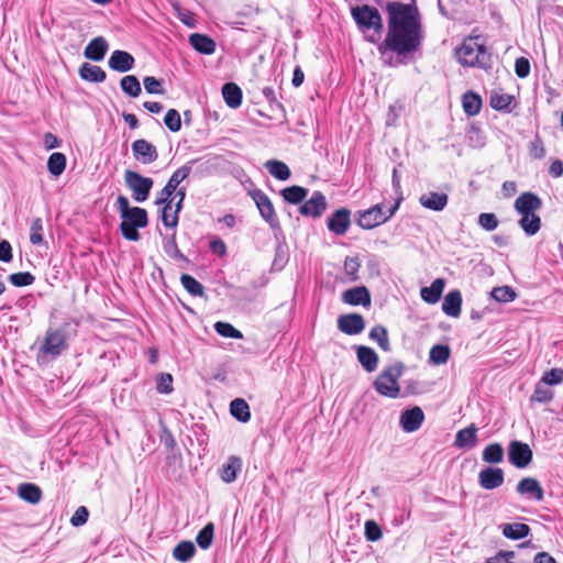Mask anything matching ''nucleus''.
<instances>
[{"instance_id": "obj_1", "label": "nucleus", "mask_w": 563, "mask_h": 563, "mask_svg": "<svg viewBox=\"0 0 563 563\" xmlns=\"http://www.w3.org/2000/svg\"><path fill=\"white\" fill-rule=\"evenodd\" d=\"M421 40V30H388L385 40L378 45V52L382 56L393 52L399 57L407 58L408 55L419 49Z\"/></svg>"}, {"instance_id": "obj_2", "label": "nucleus", "mask_w": 563, "mask_h": 563, "mask_svg": "<svg viewBox=\"0 0 563 563\" xmlns=\"http://www.w3.org/2000/svg\"><path fill=\"white\" fill-rule=\"evenodd\" d=\"M117 209L121 217L120 231L124 239L129 241H139V229L145 228L148 223L147 211L140 207H130V201L125 196L120 195L117 198Z\"/></svg>"}, {"instance_id": "obj_3", "label": "nucleus", "mask_w": 563, "mask_h": 563, "mask_svg": "<svg viewBox=\"0 0 563 563\" xmlns=\"http://www.w3.org/2000/svg\"><path fill=\"white\" fill-rule=\"evenodd\" d=\"M67 327L68 323H64L58 328L47 329L44 341L38 349L37 362L46 363L53 361L67 350Z\"/></svg>"}, {"instance_id": "obj_4", "label": "nucleus", "mask_w": 563, "mask_h": 563, "mask_svg": "<svg viewBox=\"0 0 563 563\" xmlns=\"http://www.w3.org/2000/svg\"><path fill=\"white\" fill-rule=\"evenodd\" d=\"M386 9L389 15L388 30H421L418 11L415 7L401 2H389Z\"/></svg>"}, {"instance_id": "obj_5", "label": "nucleus", "mask_w": 563, "mask_h": 563, "mask_svg": "<svg viewBox=\"0 0 563 563\" xmlns=\"http://www.w3.org/2000/svg\"><path fill=\"white\" fill-rule=\"evenodd\" d=\"M405 365L401 362L386 366L375 379V390L385 397L397 398L400 394L398 379L402 375Z\"/></svg>"}, {"instance_id": "obj_6", "label": "nucleus", "mask_w": 563, "mask_h": 563, "mask_svg": "<svg viewBox=\"0 0 563 563\" xmlns=\"http://www.w3.org/2000/svg\"><path fill=\"white\" fill-rule=\"evenodd\" d=\"M352 16L363 33L371 30L374 34L366 36L367 41L376 42L383 30L382 16L376 8L364 4L352 9Z\"/></svg>"}, {"instance_id": "obj_7", "label": "nucleus", "mask_w": 563, "mask_h": 563, "mask_svg": "<svg viewBox=\"0 0 563 563\" xmlns=\"http://www.w3.org/2000/svg\"><path fill=\"white\" fill-rule=\"evenodd\" d=\"M456 56L459 62L466 66L486 67L490 62V54L485 45L473 37L463 42L461 47L456 49Z\"/></svg>"}, {"instance_id": "obj_8", "label": "nucleus", "mask_w": 563, "mask_h": 563, "mask_svg": "<svg viewBox=\"0 0 563 563\" xmlns=\"http://www.w3.org/2000/svg\"><path fill=\"white\" fill-rule=\"evenodd\" d=\"M124 180L126 187L132 191V197L136 202H144L148 198L154 185L151 177H144L133 170H125Z\"/></svg>"}, {"instance_id": "obj_9", "label": "nucleus", "mask_w": 563, "mask_h": 563, "mask_svg": "<svg viewBox=\"0 0 563 563\" xmlns=\"http://www.w3.org/2000/svg\"><path fill=\"white\" fill-rule=\"evenodd\" d=\"M399 207V201H397L389 209L384 210L380 205H376L363 212L360 213L357 223L361 228L369 230L379 224L385 223L388 219H390L396 210Z\"/></svg>"}, {"instance_id": "obj_10", "label": "nucleus", "mask_w": 563, "mask_h": 563, "mask_svg": "<svg viewBox=\"0 0 563 563\" xmlns=\"http://www.w3.org/2000/svg\"><path fill=\"white\" fill-rule=\"evenodd\" d=\"M252 199L256 203L261 217L269 224L273 230H279L280 224L276 216L274 206L268 196L261 189H255L251 192Z\"/></svg>"}, {"instance_id": "obj_11", "label": "nucleus", "mask_w": 563, "mask_h": 563, "mask_svg": "<svg viewBox=\"0 0 563 563\" xmlns=\"http://www.w3.org/2000/svg\"><path fill=\"white\" fill-rule=\"evenodd\" d=\"M533 457L532 450L527 443L514 440L508 446V460L517 468L527 467Z\"/></svg>"}, {"instance_id": "obj_12", "label": "nucleus", "mask_w": 563, "mask_h": 563, "mask_svg": "<svg viewBox=\"0 0 563 563\" xmlns=\"http://www.w3.org/2000/svg\"><path fill=\"white\" fill-rule=\"evenodd\" d=\"M132 153L134 158L144 165L152 164L158 158L156 146L144 139L135 140L132 143Z\"/></svg>"}, {"instance_id": "obj_13", "label": "nucleus", "mask_w": 563, "mask_h": 563, "mask_svg": "<svg viewBox=\"0 0 563 563\" xmlns=\"http://www.w3.org/2000/svg\"><path fill=\"white\" fill-rule=\"evenodd\" d=\"M505 482V473L499 467L487 466L478 473V484L486 490L500 487Z\"/></svg>"}, {"instance_id": "obj_14", "label": "nucleus", "mask_w": 563, "mask_h": 563, "mask_svg": "<svg viewBox=\"0 0 563 563\" xmlns=\"http://www.w3.org/2000/svg\"><path fill=\"white\" fill-rule=\"evenodd\" d=\"M351 225V211L341 208L335 210L327 220L328 230L336 235H344Z\"/></svg>"}, {"instance_id": "obj_15", "label": "nucleus", "mask_w": 563, "mask_h": 563, "mask_svg": "<svg viewBox=\"0 0 563 563\" xmlns=\"http://www.w3.org/2000/svg\"><path fill=\"white\" fill-rule=\"evenodd\" d=\"M364 328L365 321L362 314L347 313L338 318V329L347 335L360 334Z\"/></svg>"}, {"instance_id": "obj_16", "label": "nucleus", "mask_w": 563, "mask_h": 563, "mask_svg": "<svg viewBox=\"0 0 563 563\" xmlns=\"http://www.w3.org/2000/svg\"><path fill=\"white\" fill-rule=\"evenodd\" d=\"M327 209V200L322 192L314 191L310 199L305 201L299 211L302 216L319 218Z\"/></svg>"}, {"instance_id": "obj_17", "label": "nucleus", "mask_w": 563, "mask_h": 563, "mask_svg": "<svg viewBox=\"0 0 563 563\" xmlns=\"http://www.w3.org/2000/svg\"><path fill=\"white\" fill-rule=\"evenodd\" d=\"M424 420V413L418 406L405 410L400 416V427L405 432L417 431Z\"/></svg>"}, {"instance_id": "obj_18", "label": "nucleus", "mask_w": 563, "mask_h": 563, "mask_svg": "<svg viewBox=\"0 0 563 563\" xmlns=\"http://www.w3.org/2000/svg\"><path fill=\"white\" fill-rule=\"evenodd\" d=\"M135 59L134 57L125 51L117 49L113 51L109 60V67L119 73H126L134 67Z\"/></svg>"}, {"instance_id": "obj_19", "label": "nucleus", "mask_w": 563, "mask_h": 563, "mask_svg": "<svg viewBox=\"0 0 563 563\" xmlns=\"http://www.w3.org/2000/svg\"><path fill=\"white\" fill-rule=\"evenodd\" d=\"M515 210L521 213L536 212L542 207V200L533 192H522L515 201Z\"/></svg>"}, {"instance_id": "obj_20", "label": "nucleus", "mask_w": 563, "mask_h": 563, "mask_svg": "<svg viewBox=\"0 0 563 563\" xmlns=\"http://www.w3.org/2000/svg\"><path fill=\"white\" fill-rule=\"evenodd\" d=\"M342 300L351 306L366 307L371 305V295L365 286H357L343 291Z\"/></svg>"}, {"instance_id": "obj_21", "label": "nucleus", "mask_w": 563, "mask_h": 563, "mask_svg": "<svg viewBox=\"0 0 563 563\" xmlns=\"http://www.w3.org/2000/svg\"><path fill=\"white\" fill-rule=\"evenodd\" d=\"M109 49L108 42L103 36H98L92 38L84 51V56L87 59L93 62H100L104 58L107 52Z\"/></svg>"}, {"instance_id": "obj_22", "label": "nucleus", "mask_w": 563, "mask_h": 563, "mask_svg": "<svg viewBox=\"0 0 563 563\" xmlns=\"http://www.w3.org/2000/svg\"><path fill=\"white\" fill-rule=\"evenodd\" d=\"M517 493L520 495H528L537 501H541L544 496L543 488L540 483L532 477H525L517 484Z\"/></svg>"}, {"instance_id": "obj_23", "label": "nucleus", "mask_w": 563, "mask_h": 563, "mask_svg": "<svg viewBox=\"0 0 563 563\" xmlns=\"http://www.w3.org/2000/svg\"><path fill=\"white\" fill-rule=\"evenodd\" d=\"M448 201L449 197L446 194L435 191H429L419 198L422 207L433 211H442L446 207Z\"/></svg>"}, {"instance_id": "obj_24", "label": "nucleus", "mask_w": 563, "mask_h": 563, "mask_svg": "<svg viewBox=\"0 0 563 563\" xmlns=\"http://www.w3.org/2000/svg\"><path fill=\"white\" fill-rule=\"evenodd\" d=\"M477 427L472 423L467 428L457 431L454 445L459 449H473L477 444Z\"/></svg>"}, {"instance_id": "obj_25", "label": "nucleus", "mask_w": 563, "mask_h": 563, "mask_svg": "<svg viewBox=\"0 0 563 563\" xmlns=\"http://www.w3.org/2000/svg\"><path fill=\"white\" fill-rule=\"evenodd\" d=\"M356 357L366 372L372 373L376 371L378 366V355L372 347L365 345L357 346Z\"/></svg>"}, {"instance_id": "obj_26", "label": "nucleus", "mask_w": 563, "mask_h": 563, "mask_svg": "<svg viewBox=\"0 0 563 563\" xmlns=\"http://www.w3.org/2000/svg\"><path fill=\"white\" fill-rule=\"evenodd\" d=\"M462 295L460 290H451L442 302L443 312L453 318H457L461 314Z\"/></svg>"}, {"instance_id": "obj_27", "label": "nucleus", "mask_w": 563, "mask_h": 563, "mask_svg": "<svg viewBox=\"0 0 563 563\" xmlns=\"http://www.w3.org/2000/svg\"><path fill=\"white\" fill-rule=\"evenodd\" d=\"M189 43L197 52L205 55L213 54L216 51V42L206 34H191L189 36Z\"/></svg>"}, {"instance_id": "obj_28", "label": "nucleus", "mask_w": 563, "mask_h": 563, "mask_svg": "<svg viewBox=\"0 0 563 563\" xmlns=\"http://www.w3.org/2000/svg\"><path fill=\"white\" fill-rule=\"evenodd\" d=\"M222 96L228 107L236 109L242 103V90L234 82H227L222 87Z\"/></svg>"}, {"instance_id": "obj_29", "label": "nucleus", "mask_w": 563, "mask_h": 563, "mask_svg": "<svg viewBox=\"0 0 563 563\" xmlns=\"http://www.w3.org/2000/svg\"><path fill=\"white\" fill-rule=\"evenodd\" d=\"M79 76L81 79L89 82H103L107 78L106 71L96 65L84 63L79 68Z\"/></svg>"}, {"instance_id": "obj_30", "label": "nucleus", "mask_w": 563, "mask_h": 563, "mask_svg": "<svg viewBox=\"0 0 563 563\" xmlns=\"http://www.w3.org/2000/svg\"><path fill=\"white\" fill-rule=\"evenodd\" d=\"M501 533L510 540H521L530 534V527L526 523H505L500 526Z\"/></svg>"}, {"instance_id": "obj_31", "label": "nucleus", "mask_w": 563, "mask_h": 563, "mask_svg": "<svg viewBox=\"0 0 563 563\" xmlns=\"http://www.w3.org/2000/svg\"><path fill=\"white\" fill-rule=\"evenodd\" d=\"M519 225L528 236L537 234L541 228V218L536 212L521 213Z\"/></svg>"}, {"instance_id": "obj_32", "label": "nucleus", "mask_w": 563, "mask_h": 563, "mask_svg": "<svg viewBox=\"0 0 563 563\" xmlns=\"http://www.w3.org/2000/svg\"><path fill=\"white\" fill-rule=\"evenodd\" d=\"M443 289L444 280L438 278L429 287H423L420 295L426 302L435 303L440 300Z\"/></svg>"}, {"instance_id": "obj_33", "label": "nucleus", "mask_w": 563, "mask_h": 563, "mask_svg": "<svg viewBox=\"0 0 563 563\" xmlns=\"http://www.w3.org/2000/svg\"><path fill=\"white\" fill-rule=\"evenodd\" d=\"M18 494L20 498L33 505L40 503L42 498L41 488L37 485L31 483L21 484L18 487Z\"/></svg>"}, {"instance_id": "obj_34", "label": "nucleus", "mask_w": 563, "mask_h": 563, "mask_svg": "<svg viewBox=\"0 0 563 563\" xmlns=\"http://www.w3.org/2000/svg\"><path fill=\"white\" fill-rule=\"evenodd\" d=\"M505 452L500 443H490L486 445L482 453V459L488 464H499L504 461Z\"/></svg>"}, {"instance_id": "obj_35", "label": "nucleus", "mask_w": 563, "mask_h": 563, "mask_svg": "<svg viewBox=\"0 0 563 563\" xmlns=\"http://www.w3.org/2000/svg\"><path fill=\"white\" fill-rule=\"evenodd\" d=\"M268 173L278 180H287L291 173L287 164L277 159H269L264 164Z\"/></svg>"}, {"instance_id": "obj_36", "label": "nucleus", "mask_w": 563, "mask_h": 563, "mask_svg": "<svg viewBox=\"0 0 563 563\" xmlns=\"http://www.w3.org/2000/svg\"><path fill=\"white\" fill-rule=\"evenodd\" d=\"M231 415L241 422H247L251 419L250 407L242 398H236L230 404Z\"/></svg>"}, {"instance_id": "obj_37", "label": "nucleus", "mask_w": 563, "mask_h": 563, "mask_svg": "<svg viewBox=\"0 0 563 563\" xmlns=\"http://www.w3.org/2000/svg\"><path fill=\"white\" fill-rule=\"evenodd\" d=\"M242 462L240 457L231 456L227 464L222 466L221 478L225 483H232L236 479L238 472L241 470Z\"/></svg>"}, {"instance_id": "obj_38", "label": "nucleus", "mask_w": 563, "mask_h": 563, "mask_svg": "<svg viewBox=\"0 0 563 563\" xmlns=\"http://www.w3.org/2000/svg\"><path fill=\"white\" fill-rule=\"evenodd\" d=\"M120 87L122 91L131 98H137L142 92L141 84L134 75H126L121 78Z\"/></svg>"}, {"instance_id": "obj_39", "label": "nucleus", "mask_w": 563, "mask_h": 563, "mask_svg": "<svg viewBox=\"0 0 563 563\" xmlns=\"http://www.w3.org/2000/svg\"><path fill=\"white\" fill-rule=\"evenodd\" d=\"M462 104L467 115H476L482 108V99L478 95L467 91L463 95Z\"/></svg>"}, {"instance_id": "obj_40", "label": "nucleus", "mask_w": 563, "mask_h": 563, "mask_svg": "<svg viewBox=\"0 0 563 563\" xmlns=\"http://www.w3.org/2000/svg\"><path fill=\"white\" fill-rule=\"evenodd\" d=\"M280 194L285 201L292 205H298L306 199L308 189L300 186H290L283 189Z\"/></svg>"}, {"instance_id": "obj_41", "label": "nucleus", "mask_w": 563, "mask_h": 563, "mask_svg": "<svg viewBox=\"0 0 563 563\" xmlns=\"http://www.w3.org/2000/svg\"><path fill=\"white\" fill-rule=\"evenodd\" d=\"M554 397V391L542 384L540 380L536 384L533 394L530 397V402L549 404Z\"/></svg>"}, {"instance_id": "obj_42", "label": "nucleus", "mask_w": 563, "mask_h": 563, "mask_svg": "<svg viewBox=\"0 0 563 563\" xmlns=\"http://www.w3.org/2000/svg\"><path fill=\"white\" fill-rule=\"evenodd\" d=\"M451 355L449 345L437 344L433 345L429 352V361L434 365L445 364Z\"/></svg>"}, {"instance_id": "obj_43", "label": "nucleus", "mask_w": 563, "mask_h": 563, "mask_svg": "<svg viewBox=\"0 0 563 563\" xmlns=\"http://www.w3.org/2000/svg\"><path fill=\"white\" fill-rule=\"evenodd\" d=\"M368 336L371 340L376 341L378 346L385 351H390V342L388 338L387 329L383 325H375L371 329Z\"/></svg>"}, {"instance_id": "obj_44", "label": "nucleus", "mask_w": 563, "mask_h": 563, "mask_svg": "<svg viewBox=\"0 0 563 563\" xmlns=\"http://www.w3.org/2000/svg\"><path fill=\"white\" fill-rule=\"evenodd\" d=\"M196 552V548L190 541H181L173 550V556L179 562H188Z\"/></svg>"}, {"instance_id": "obj_45", "label": "nucleus", "mask_w": 563, "mask_h": 563, "mask_svg": "<svg viewBox=\"0 0 563 563\" xmlns=\"http://www.w3.org/2000/svg\"><path fill=\"white\" fill-rule=\"evenodd\" d=\"M198 159H191L189 161L188 163H186L185 165H183L181 167H179L178 169H176L173 175L170 176V178L168 179L167 184H170L172 185V188H174L175 190H177L178 186L180 185V183L183 180H185L191 169H192V165L197 162Z\"/></svg>"}, {"instance_id": "obj_46", "label": "nucleus", "mask_w": 563, "mask_h": 563, "mask_svg": "<svg viewBox=\"0 0 563 563\" xmlns=\"http://www.w3.org/2000/svg\"><path fill=\"white\" fill-rule=\"evenodd\" d=\"M183 287L191 295L202 297L205 295V287L196 278L188 274H183L180 277Z\"/></svg>"}, {"instance_id": "obj_47", "label": "nucleus", "mask_w": 563, "mask_h": 563, "mask_svg": "<svg viewBox=\"0 0 563 563\" xmlns=\"http://www.w3.org/2000/svg\"><path fill=\"white\" fill-rule=\"evenodd\" d=\"M66 167V156L63 153H53L47 161L48 172L54 176L63 174Z\"/></svg>"}, {"instance_id": "obj_48", "label": "nucleus", "mask_w": 563, "mask_h": 563, "mask_svg": "<svg viewBox=\"0 0 563 563\" xmlns=\"http://www.w3.org/2000/svg\"><path fill=\"white\" fill-rule=\"evenodd\" d=\"M514 101V96L508 93H493L490 96V106L498 111H510V106Z\"/></svg>"}, {"instance_id": "obj_49", "label": "nucleus", "mask_w": 563, "mask_h": 563, "mask_svg": "<svg viewBox=\"0 0 563 563\" xmlns=\"http://www.w3.org/2000/svg\"><path fill=\"white\" fill-rule=\"evenodd\" d=\"M213 534L214 526L212 522H209L198 532L196 537L197 544L203 550L209 549L212 544Z\"/></svg>"}, {"instance_id": "obj_50", "label": "nucleus", "mask_w": 563, "mask_h": 563, "mask_svg": "<svg viewBox=\"0 0 563 563\" xmlns=\"http://www.w3.org/2000/svg\"><path fill=\"white\" fill-rule=\"evenodd\" d=\"M492 297L498 302H510L516 299L517 294L510 286H499L492 290Z\"/></svg>"}, {"instance_id": "obj_51", "label": "nucleus", "mask_w": 563, "mask_h": 563, "mask_svg": "<svg viewBox=\"0 0 563 563\" xmlns=\"http://www.w3.org/2000/svg\"><path fill=\"white\" fill-rule=\"evenodd\" d=\"M214 330L218 334L223 338L242 339L243 334L241 331L235 329L232 324L218 321L214 323Z\"/></svg>"}, {"instance_id": "obj_52", "label": "nucleus", "mask_w": 563, "mask_h": 563, "mask_svg": "<svg viewBox=\"0 0 563 563\" xmlns=\"http://www.w3.org/2000/svg\"><path fill=\"white\" fill-rule=\"evenodd\" d=\"M8 279L15 287H24L32 285L35 277L30 272H20L9 275Z\"/></svg>"}, {"instance_id": "obj_53", "label": "nucleus", "mask_w": 563, "mask_h": 563, "mask_svg": "<svg viewBox=\"0 0 563 563\" xmlns=\"http://www.w3.org/2000/svg\"><path fill=\"white\" fill-rule=\"evenodd\" d=\"M163 249H164L165 253L173 258H176V260L184 258L183 253L178 249L175 232L169 238L164 240Z\"/></svg>"}, {"instance_id": "obj_54", "label": "nucleus", "mask_w": 563, "mask_h": 563, "mask_svg": "<svg viewBox=\"0 0 563 563\" xmlns=\"http://www.w3.org/2000/svg\"><path fill=\"white\" fill-rule=\"evenodd\" d=\"M165 125L172 132H178L181 129V118L176 109H169L164 118Z\"/></svg>"}, {"instance_id": "obj_55", "label": "nucleus", "mask_w": 563, "mask_h": 563, "mask_svg": "<svg viewBox=\"0 0 563 563\" xmlns=\"http://www.w3.org/2000/svg\"><path fill=\"white\" fill-rule=\"evenodd\" d=\"M540 382L549 387L561 384L563 382V369L556 367L545 372Z\"/></svg>"}, {"instance_id": "obj_56", "label": "nucleus", "mask_w": 563, "mask_h": 563, "mask_svg": "<svg viewBox=\"0 0 563 563\" xmlns=\"http://www.w3.org/2000/svg\"><path fill=\"white\" fill-rule=\"evenodd\" d=\"M144 88L147 93L151 95H163L165 92L163 87V80H158L153 76H146L143 79Z\"/></svg>"}, {"instance_id": "obj_57", "label": "nucleus", "mask_w": 563, "mask_h": 563, "mask_svg": "<svg viewBox=\"0 0 563 563\" xmlns=\"http://www.w3.org/2000/svg\"><path fill=\"white\" fill-rule=\"evenodd\" d=\"M364 529L365 538L367 541L375 542L383 537L380 527L374 520H367L365 522Z\"/></svg>"}, {"instance_id": "obj_58", "label": "nucleus", "mask_w": 563, "mask_h": 563, "mask_svg": "<svg viewBox=\"0 0 563 563\" xmlns=\"http://www.w3.org/2000/svg\"><path fill=\"white\" fill-rule=\"evenodd\" d=\"M30 241L34 245L43 242V222L41 218H35L32 221Z\"/></svg>"}, {"instance_id": "obj_59", "label": "nucleus", "mask_w": 563, "mask_h": 563, "mask_svg": "<svg viewBox=\"0 0 563 563\" xmlns=\"http://www.w3.org/2000/svg\"><path fill=\"white\" fill-rule=\"evenodd\" d=\"M156 389L161 394H170L173 391V376L163 373L157 377Z\"/></svg>"}, {"instance_id": "obj_60", "label": "nucleus", "mask_w": 563, "mask_h": 563, "mask_svg": "<svg viewBox=\"0 0 563 563\" xmlns=\"http://www.w3.org/2000/svg\"><path fill=\"white\" fill-rule=\"evenodd\" d=\"M172 208L170 202H167L162 209V222L166 228H176L178 224V216L170 214Z\"/></svg>"}, {"instance_id": "obj_61", "label": "nucleus", "mask_w": 563, "mask_h": 563, "mask_svg": "<svg viewBox=\"0 0 563 563\" xmlns=\"http://www.w3.org/2000/svg\"><path fill=\"white\" fill-rule=\"evenodd\" d=\"M361 267L360 261L357 257H346L344 261V271L346 275L351 278V280H356L358 278L357 273Z\"/></svg>"}, {"instance_id": "obj_62", "label": "nucleus", "mask_w": 563, "mask_h": 563, "mask_svg": "<svg viewBox=\"0 0 563 563\" xmlns=\"http://www.w3.org/2000/svg\"><path fill=\"white\" fill-rule=\"evenodd\" d=\"M478 224L487 231H493L498 227V219L494 213L484 212L478 217Z\"/></svg>"}, {"instance_id": "obj_63", "label": "nucleus", "mask_w": 563, "mask_h": 563, "mask_svg": "<svg viewBox=\"0 0 563 563\" xmlns=\"http://www.w3.org/2000/svg\"><path fill=\"white\" fill-rule=\"evenodd\" d=\"M174 9L177 13V18L188 27L196 25V19L192 12L189 10L181 9L179 4H175Z\"/></svg>"}, {"instance_id": "obj_64", "label": "nucleus", "mask_w": 563, "mask_h": 563, "mask_svg": "<svg viewBox=\"0 0 563 563\" xmlns=\"http://www.w3.org/2000/svg\"><path fill=\"white\" fill-rule=\"evenodd\" d=\"M515 73L519 78H526L530 74V62L526 57H519L515 63Z\"/></svg>"}]
</instances>
